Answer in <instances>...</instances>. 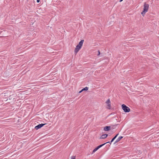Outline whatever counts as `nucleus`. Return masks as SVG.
<instances>
[{
    "mask_svg": "<svg viewBox=\"0 0 159 159\" xmlns=\"http://www.w3.org/2000/svg\"><path fill=\"white\" fill-rule=\"evenodd\" d=\"M143 6V11L141 13L142 15L143 16H144V15L145 14V13L148 11L149 8V5L146 2H145Z\"/></svg>",
    "mask_w": 159,
    "mask_h": 159,
    "instance_id": "1",
    "label": "nucleus"
},
{
    "mask_svg": "<svg viewBox=\"0 0 159 159\" xmlns=\"http://www.w3.org/2000/svg\"><path fill=\"white\" fill-rule=\"evenodd\" d=\"M122 107L123 110L125 112H128L130 111L129 108L125 104H122Z\"/></svg>",
    "mask_w": 159,
    "mask_h": 159,
    "instance_id": "2",
    "label": "nucleus"
},
{
    "mask_svg": "<svg viewBox=\"0 0 159 159\" xmlns=\"http://www.w3.org/2000/svg\"><path fill=\"white\" fill-rule=\"evenodd\" d=\"M106 144V143H103V144H102L101 145H100L98 147H97L96 148H95L94 149H93V153L95 152L96 151H97L98 149H99V148L103 146V145H105Z\"/></svg>",
    "mask_w": 159,
    "mask_h": 159,
    "instance_id": "3",
    "label": "nucleus"
},
{
    "mask_svg": "<svg viewBox=\"0 0 159 159\" xmlns=\"http://www.w3.org/2000/svg\"><path fill=\"white\" fill-rule=\"evenodd\" d=\"M106 103L107 104V108L108 109H110L111 108V101L110 99H108L106 102Z\"/></svg>",
    "mask_w": 159,
    "mask_h": 159,
    "instance_id": "4",
    "label": "nucleus"
},
{
    "mask_svg": "<svg viewBox=\"0 0 159 159\" xmlns=\"http://www.w3.org/2000/svg\"><path fill=\"white\" fill-rule=\"evenodd\" d=\"M45 124H39V125H37L35 127V129H40L42 127H43V125H44Z\"/></svg>",
    "mask_w": 159,
    "mask_h": 159,
    "instance_id": "5",
    "label": "nucleus"
},
{
    "mask_svg": "<svg viewBox=\"0 0 159 159\" xmlns=\"http://www.w3.org/2000/svg\"><path fill=\"white\" fill-rule=\"evenodd\" d=\"M81 48L80 47H79V46L77 45L75 49V54L77 53L79 51V50Z\"/></svg>",
    "mask_w": 159,
    "mask_h": 159,
    "instance_id": "6",
    "label": "nucleus"
},
{
    "mask_svg": "<svg viewBox=\"0 0 159 159\" xmlns=\"http://www.w3.org/2000/svg\"><path fill=\"white\" fill-rule=\"evenodd\" d=\"M84 42V40H82L80 41L79 42V44L77 45V46H79V47H82V46L83 43Z\"/></svg>",
    "mask_w": 159,
    "mask_h": 159,
    "instance_id": "7",
    "label": "nucleus"
},
{
    "mask_svg": "<svg viewBox=\"0 0 159 159\" xmlns=\"http://www.w3.org/2000/svg\"><path fill=\"white\" fill-rule=\"evenodd\" d=\"M111 129V126H106L104 128V130L105 131H109Z\"/></svg>",
    "mask_w": 159,
    "mask_h": 159,
    "instance_id": "8",
    "label": "nucleus"
},
{
    "mask_svg": "<svg viewBox=\"0 0 159 159\" xmlns=\"http://www.w3.org/2000/svg\"><path fill=\"white\" fill-rule=\"evenodd\" d=\"M122 138H123V137L122 136H119L117 138V139L115 141V142L114 144H115L116 143L118 142H119L120 140V139H121Z\"/></svg>",
    "mask_w": 159,
    "mask_h": 159,
    "instance_id": "9",
    "label": "nucleus"
},
{
    "mask_svg": "<svg viewBox=\"0 0 159 159\" xmlns=\"http://www.w3.org/2000/svg\"><path fill=\"white\" fill-rule=\"evenodd\" d=\"M108 135L107 134H104L102 135L101 137L100 138V139H104L106 138H107L108 136Z\"/></svg>",
    "mask_w": 159,
    "mask_h": 159,
    "instance_id": "10",
    "label": "nucleus"
},
{
    "mask_svg": "<svg viewBox=\"0 0 159 159\" xmlns=\"http://www.w3.org/2000/svg\"><path fill=\"white\" fill-rule=\"evenodd\" d=\"M119 135V134H116L111 139V141H110V144L111 143L113 142V141L117 137L118 135Z\"/></svg>",
    "mask_w": 159,
    "mask_h": 159,
    "instance_id": "11",
    "label": "nucleus"
},
{
    "mask_svg": "<svg viewBox=\"0 0 159 159\" xmlns=\"http://www.w3.org/2000/svg\"><path fill=\"white\" fill-rule=\"evenodd\" d=\"M89 89L88 87H85V88L83 89H82V91H87V90Z\"/></svg>",
    "mask_w": 159,
    "mask_h": 159,
    "instance_id": "12",
    "label": "nucleus"
},
{
    "mask_svg": "<svg viewBox=\"0 0 159 159\" xmlns=\"http://www.w3.org/2000/svg\"><path fill=\"white\" fill-rule=\"evenodd\" d=\"M106 143V144L107 143H110V142L109 141V142H107V143Z\"/></svg>",
    "mask_w": 159,
    "mask_h": 159,
    "instance_id": "13",
    "label": "nucleus"
},
{
    "mask_svg": "<svg viewBox=\"0 0 159 159\" xmlns=\"http://www.w3.org/2000/svg\"><path fill=\"white\" fill-rule=\"evenodd\" d=\"M37 2H40V0H37Z\"/></svg>",
    "mask_w": 159,
    "mask_h": 159,
    "instance_id": "14",
    "label": "nucleus"
},
{
    "mask_svg": "<svg viewBox=\"0 0 159 159\" xmlns=\"http://www.w3.org/2000/svg\"><path fill=\"white\" fill-rule=\"evenodd\" d=\"M98 55H99L100 54V52L99 51H98Z\"/></svg>",
    "mask_w": 159,
    "mask_h": 159,
    "instance_id": "15",
    "label": "nucleus"
},
{
    "mask_svg": "<svg viewBox=\"0 0 159 159\" xmlns=\"http://www.w3.org/2000/svg\"><path fill=\"white\" fill-rule=\"evenodd\" d=\"M82 91V90H81L79 92V93H81V92L82 91Z\"/></svg>",
    "mask_w": 159,
    "mask_h": 159,
    "instance_id": "16",
    "label": "nucleus"
},
{
    "mask_svg": "<svg viewBox=\"0 0 159 159\" xmlns=\"http://www.w3.org/2000/svg\"><path fill=\"white\" fill-rule=\"evenodd\" d=\"M72 159H75V157H74L73 158H72Z\"/></svg>",
    "mask_w": 159,
    "mask_h": 159,
    "instance_id": "17",
    "label": "nucleus"
},
{
    "mask_svg": "<svg viewBox=\"0 0 159 159\" xmlns=\"http://www.w3.org/2000/svg\"><path fill=\"white\" fill-rule=\"evenodd\" d=\"M123 0H120V2H122Z\"/></svg>",
    "mask_w": 159,
    "mask_h": 159,
    "instance_id": "18",
    "label": "nucleus"
},
{
    "mask_svg": "<svg viewBox=\"0 0 159 159\" xmlns=\"http://www.w3.org/2000/svg\"><path fill=\"white\" fill-rule=\"evenodd\" d=\"M29 0H27V1H28Z\"/></svg>",
    "mask_w": 159,
    "mask_h": 159,
    "instance_id": "19",
    "label": "nucleus"
}]
</instances>
